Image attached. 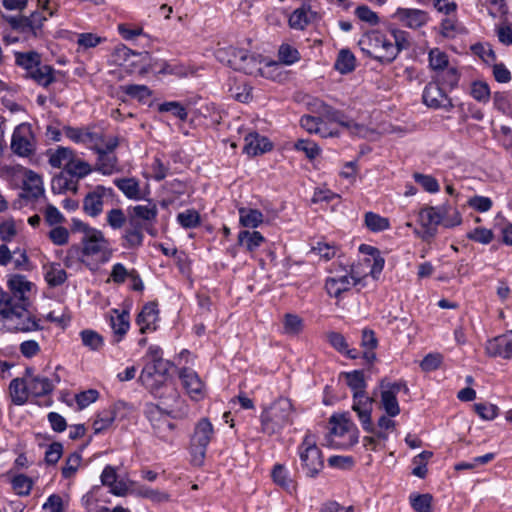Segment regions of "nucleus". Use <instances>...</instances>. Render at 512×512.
<instances>
[{"instance_id":"nucleus-39","label":"nucleus","mask_w":512,"mask_h":512,"mask_svg":"<svg viewBox=\"0 0 512 512\" xmlns=\"http://www.w3.org/2000/svg\"><path fill=\"white\" fill-rule=\"evenodd\" d=\"M47 155L53 168H63L65 171L75 154L71 148L59 146L55 150H49Z\"/></svg>"},{"instance_id":"nucleus-29","label":"nucleus","mask_w":512,"mask_h":512,"mask_svg":"<svg viewBox=\"0 0 512 512\" xmlns=\"http://www.w3.org/2000/svg\"><path fill=\"white\" fill-rule=\"evenodd\" d=\"M166 371L164 361H148L145 363L139 380L147 388L153 389L158 386L164 372Z\"/></svg>"},{"instance_id":"nucleus-23","label":"nucleus","mask_w":512,"mask_h":512,"mask_svg":"<svg viewBox=\"0 0 512 512\" xmlns=\"http://www.w3.org/2000/svg\"><path fill=\"white\" fill-rule=\"evenodd\" d=\"M373 398L367 393L353 395L352 409L357 414L362 428L366 432H373V424L371 419L373 409Z\"/></svg>"},{"instance_id":"nucleus-54","label":"nucleus","mask_w":512,"mask_h":512,"mask_svg":"<svg viewBox=\"0 0 512 512\" xmlns=\"http://www.w3.org/2000/svg\"><path fill=\"white\" fill-rule=\"evenodd\" d=\"M65 172L71 176L76 178H84L92 172L91 166L88 162L78 159L73 156L68 167Z\"/></svg>"},{"instance_id":"nucleus-42","label":"nucleus","mask_w":512,"mask_h":512,"mask_svg":"<svg viewBox=\"0 0 512 512\" xmlns=\"http://www.w3.org/2000/svg\"><path fill=\"white\" fill-rule=\"evenodd\" d=\"M22 227L21 220H15L12 217L0 218V239L3 242H11Z\"/></svg>"},{"instance_id":"nucleus-4","label":"nucleus","mask_w":512,"mask_h":512,"mask_svg":"<svg viewBox=\"0 0 512 512\" xmlns=\"http://www.w3.org/2000/svg\"><path fill=\"white\" fill-rule=\"evenodd\" d=\"M358 45L364 54L381 63H390L398 56V48L392 39L378 30L362 35Z\"/></svg>"},{"instance_id":"nucleus-13","label":"nucleus","mask_w":512,"mask_h":512,"mask_svg":"<svg viewBox=\"0 0 512 512\" xmlns=\"http://www.w3.org/2000/svg\"><path fill=\"white\" fill-rule=\"evenodd\" d=\"M439 211L436 206H426L420 209L417 221L421 229L414 228L415 236L423 241H429L437 235L438 226L441 223Z\"/></svg>"},{"instance_id":"nucleus-45","label":"nucleus","mask_w":512,"mask_h":512,"mask_svg":"<svg viewBox=\"0 0 512 512\" xmlns=\"http://www.w3.org/2000/svg\"><path fill=\"white\" fill-rule=\"evenodd\" d=\"M106 41L105 37L99 36L96 33L84 32L77 35V53H86L88 50L97 47Z\"/></svg>"},{"instance_id":"nucleus-37","label":"nucleus","mask_w":512,"mask_h":512,"mask_svg":"<svg viewBox=\"0 0 512 512\" xmlns=\"http://www.w3.org/2000/svg\"><path fill=\"white\" fill-rule=\"evenodd\" d=\"M142 224L134 219H129V227L123 233L124 247L128 249L137 248L142 245L144 240Z\"/></svg>"},{"instance_id":"nucleus-28","label":"nucleus","mask_w":512,"mask_h":512,"mask_svg":"<svg viewBox=\"0 0 512 512\" xmlns=\"http://www.w3.org/2000/svg\"><path fill=\"white\" fill-rule=\"evenodd\" d=\"M109 324L113 332V342H121L130 329L129 312L112 309L109 316Z\"/></svg>"},{"instance_id":"nucleus-52","label":"nucleus","mask_w":512,"mask_h":512,"mask_svg":"<svg viewBox=\"0 0 512 512\" xmlns=\"http://www.w3.org/2000/svg\"><path fill=\"white\" fill-rule=\"evenodd\" d=\"M429 68L437 74L449 67L448 55L439 48H433L428 53Z\"/></svg>"},{"instance_id":"nucleus-10","label":"nucleus","mask_w":512,"mask_h":512,"mask_svg":"<svg viewBox=\"0 0 512 512\" xmlns=\"http://www.w3.org/2000/svg\"><path fill=\"white\" fill-rule=\"evenodd\" d=\"M298 454L306 476L316 477L322 470L324 462L314 435L307 433L304 436L302 443L298 446Z\"/></svg>"},{"instance_id":"nucleus-35","label":"nucleus","mask_w":512,"mask_h":512,"mask_svg":"<svg viewBox=\"0 0 512 512\" xmlns=\"http://www.w3.org/2000/svg\"><path fill=\"white\" fill-rule=\"evenodd\" d=\"M436 208L439 209V214L441 217L440 225L444 228L451 229L456 226L461 225L462 223V215L456 207H453L449 202H444L440 205H436Z\"/></svg>"},{"instance_id":"nucleus-32","label":"nucleus","mask_w":512,"mask_h":512,"mask_svg":"<svg viewBox=\"0 0 512 512\" xmlns=\"http://www.w3.org/2000/svg\"><path fill=\"white\" fill-rule=\"evenodd\" d=\"M157 215V206L154 203L149 202L145 205L134 206L129 219L139 221L142 224V227L151 234L149 227L156 221Z\"/></svg>"},{"instance_id":"nucleus-48","label":"nucleus","mask_w":512,"mask_h":512,"mask_svg":"<svg viewBox=\"0 0 512 512\" xmlns=\"http://www.w3.org/2000/svg\"><path fill=\"white\" fill-rule=\"evenodd\" d=\"M116 418V411L113 407L105 408L99 411L93 422V430L95 434H99L108 429Z\"/></svg>"},{"instance_id":"nucleus-20","label":"nucleus","mask_w":512,"mask_h":512,"mask_svg":"<svg viewBox=\"0 0 512 512\" xmlns=\"http://www.w3.org/2000/svg\"><path fill=\"white\" fill-rule=\"evenodd\" d=\"M114 194L112 188L98 185L83 200V209L91 217H97L103 211L104 201Z\"/></svg>"},{"instance_id":"nucleus-12","label":"nucleus","mask_w":512,"mask_h":512,"mask_svg":"<svg viewBox=\"0 0 512 512\" xmlns=\"http://www.w3.org/2000/svg\"><path fill=\"white\" fill-rule=\"evenodd\" d=\"M380 403L382 409L389 417H396L400 414V406L397 395L403 389L408 391V387L403 381L390 382L381 380L380 384Z\"/></svg>"},{"instance_id":"nucleus-30","label":"nucleus","mask_w":512,"mask_h":512,"mask_svg":"<svg viewBox=\"0 0 512 512\" xmlns=\"http://www.w3.org/2000/svg\"><path fill=\"white\" fill-rule=\"evenodd\" d=\"M396 17L404 27L418 29L427 24L428 14L420 9L398 8Z\"/></svg>"},{"instance_id":"nucleus-61","label":"nucleus","mask_w":512,"mask_h":512,"mask_svg":"<svg viewBox=\"0 0 512 512\" xmlns=\"http://www.w3.org/2000/svg\"><path fill=\"white\" fill-rule=\"evenodd\" d=\"M471 51L487 65L496 62V55L489 43H476L471 46Z\"/></svg>"},{"instance_id":"nucleus-26","label":"nucleus","mask_w":512,"mask_h":512,"mask_svg":"<svg viewBox=\"0 0 512 512\" xmlns=\"http://www.w3.org/2000/svg\"><path fill=\"white\" fill-rule=\"evenodd\" d=\"M149 69L158 75H171L178 78L187 77L193 74V70L190 66L185 65L176 60H155L153 63L150 64Z\"/></svg>"},{"instance_id":"nucleus-9","label":"nucleus","mask_w":512,"mask_h":512,"mask_svg":"<svg viewBox=\"0 0 512 512\" xmlns=\"http://www.w3.org/2000/svg\"><path fill=\"white\" fill-rule=\"evenodd\" d=\"M361 281L360 275L352 267L335 266L325 281V289L330 297L339 298Z\"/></svg>"},{"instance_id":"nucleus-55","label":"nucleus","mask_w":512,"mask_h":512,"mask_svg":"<svg viewBox=\"0 0 512 512\" xmlns=\"http://www.w3.org/2000/svg\"><path fill=\"white\" fill-rule=\"evenodd\" d=\"M300 125L303 129H305L309 133L320 134L322 137H326L327 135H332L331 133L327 134L324 128V122L320 117H315L311 115H303L300 119Z\"/></svg>"},{"instance_id":"nucleus-5","label":"nucleus","mask_w":512,"mask_h":512,"mask_svg":"<svg viewBox=\"0 0 512 512\" xmlns=\"http://www.w3.org/2000/svg\"><path fill=\"white\" fill-rule=\"evenodd\" d=\"M216 56L221 62H226L234 70L242 71L248 75L269 77L268 73L262 68L260 56L251 54L244 49L234 47L219 49Z\"/></svg>"},{"instance_id":"nucleus-18","label":"nucleus","mask_w":512,"mask_h":512,"mask_svg":"<svg viewBox=\"0 0 512 512\" xmlns=\"http://www.w3.org/2000/svg\"><path fill=\"white\" fill-rule=\"evenodd\" d=\"M19 173L22 178L23 198L34 200L44 195L43 179L38 173L25 167H20Z\"/></svg>"},{"instance_id":"nucleus-21","label":"nucleus","mask_w":512,"mask_h":512,"mask_svg":"<svg viewBox=\"0 0 512 512\" xmlns=\"http://www.w3.org/2000/svg\"><path fill=\"white\" fill-rule=\"evenodd\" d=\"M34 284L21 274H11L7 278V288L9 297L13 303H30L29 293Z\"/></svg>"},{"instance_id":"nucleus-17","label":"nucleus","mask_w":512,"mask_h":512,"mask_svg":"<svg viewBox=\"0 0 512 512\" xmlns=\"http://www.w3.org/2000/svg\"><path fill=\"white\" fill-rule=\"evenodd\" d=\"M118 146V139L116 137H109L105 145L97 151L98 154L95 170L103 175H111L118 171L117 157L112 154V151Z\"/></svg>"},{"instance_id":"nucleus-51","label":"nucleus","mask_w":512,"mask_h":512,"mask_svg":"<svg viewBox=\"0 0 512 512\" xmlns=\"http://www.w3.org/2000/svg\"><path fill=\"white\" fill-rule=\"evenodd\" d=\"M327 337L331 346L334 347L338 352L346 355L351 359H356L358 357V351L356 349L349 348V345L342 334L338 332H330Z\"/></svg>"},{"instance_id":"nucleus-22","label":"nucleus","mask_w":512,"mask_h":512,"mask_svg":"<svg viewBox=\"0 0 512 512\" xmlns=\"http://www.w3.org/2000/svg\"><path fill=\"white\" fill-rule=\"evenodd\" d=\"M47 19V15L43 12L35 11L29 17H11L9 23L14 30L36 37Z\"/></svg>"},{"instance_id":"nucleus-43","label":"nucleus","mask_w":512,"mask_h":512,"mask_svg":"<svg viewBox=\"0 0 512 512\" xmlns=\"http://www.w3.org/2000/svg\"><path fill=\"white\" fill-rule=\"evenodd\" d=\"M364 226L373 233H380L389 230L390 220L378 213L368 211L364 214Z\"/></svg>"},{"instance_id":"nucleus-62","label":"nucleus","mask_w":512,"mask_h":512,"mask_svg":"<svg viewBox=\"0 0 512 512\" xmlns=\"http://www.w3.org/2000/svg\"><path fill=\"white\" fill-rule=\"evenodd\" d=\"M495 109L501 113L512 117V95L505 92H497L493 97Z\"/></svg>"},{"instance_id":"nucleus-11","label":"nucleus","mask_w":512,"mask_h":512,"mask_svg":"<svg viewBox=\"0 0 512 512\" xmlns=\"http://www.w3.org/2000/svg\"><path fill=\"white\" fill-rule=\"evenodd\" d=\"M311 112L317 113L329 121L338 123L343 128L347 129L352 135L364 136L367 128L363 124L356 123L354 120L348 119L340 111L335 110L330 105L324 103L320 99H312L308 102Z\"/></svg>"},{"instance_id":"nucleus-1","label":"nucleus","mask_w":512,"mask_h":512,"mask_svg":"<svg viewBox=\"0 0 512 512\" xmlns=\"http://www.w3.org/2000/svg\"><path fill=\"white\" fill-rule=\"evenodd\" d=\"M0 287V319L8 332L31 333L42 330V321L30 309V303H13Z\"/></svg>"},{"instance_id":"nucleus-57","label":"nucleus","mask_w":512,"mask_h":512,"mask_svg":"<svg viewBox=\"0 0 512 512\" xmlns=\"http://www.w3.org/2000/svg\"><path fill=\"white\" fill-rule=\"evenodd\" d=\"M303 320L296 314L287 313L283 319V333L291 336L298 335L303 330Z\"/></svg>"},{"instance_id":"nucleus-19","label":"nucleus","mask_w":512,"mask_h":512,"mask_svg":"<svg viewBox=\"0 0 512 512\" xmlns=\"http://www.w3.org/2000/svg\"><path fill=\"white\" fill-rule=\"evenodd\" d=\"M422 99L423 103L429 108H442L446 111H450L454 107L452 100L436 82H429L424 87Z\"/></svg>"},{"instance_id":"nucleus-8","label":"nucleus","mask_w":512,"mask_h":512,"mask_svg":"<svg viewBox=\"0 0 512 512\" xmlns=\"http://www.w3.org/2000/svg\"><path fill=\"white\" fill-rule=\"evenodd\" d=\"M214 438V426L211 421L203 417L199 419L190 438L191 462L194 465L201 466L204 462L207 448Z\"/></svg>"},{"instance_id":"nucleus-64","label":"nucleus","mask_w":512,"mask_h":512,"mask_svg":"<svg viewBox=\"0 0 512 512\" xmlns=\"http://www.w3.org/2000/svg\"><path fill=\"white\" fill-rule=\"evenodd\" d=\"M103 489L101 486H94L85 495H83L81 502L87 512H97V502L102 495Z\"/></svg>"},{"instance_id":"nucleus-3","label":"nucleus","mask_w":512,"mask_h":512,"mask_svg":"<svg viewBox=\"0 0 512 512\" xmlns=\"http://www.w3.org/2000/svg\"><path fill=\"white\" fill-rule=\"evenodd\" d=\"M188 411V406L185 404L169 412H165L159 406L151 404L146 407L145 414L151 424L155 437L162 442L172 445L176 438V426L169 421L168 417L182 419L187 417Z\"/></svg>"},{"instance_id":"nucleus-56","label":"nucleus","mask_w":512,"mask_h":512,"mask_svg":"<svg viewBox=\"0 0 512 512\" xmlns=\"http://www.w3.org/2000/svg\"><path fill=\"white\" fill-rule=\"evenodd\" d=\"M106 141L107 139L102 133L95 132L91 128L87 127L81 144L86 146L88 149L97 152L105 145Z\"/></svg>"},{"instance_id":"nucleus-49","label":"nucleus","mask_w":512,"mask_h":512,"mask_svg":"<svg viewBox=\"0 0 512 512\" xmlns=\"http://www.w3.org/2000/svg\"><path fill=\"white\" fill-rule=\"evenodd\" d=\"M51 190L55 194H63L67 191L75 192L77 190V182L68 177L63 171L59 175L53 177L51 181Z\"/></svg>"},{"instance_id":"nucleus-31","label":"nucleus","mask_w":512,"mask_h":512,"mask_svg":"<svg viewBox=\"0 0 512 512\" xmlns=\"http://www.w3.org/2000/svg\"><path fill=\"white\" fill-rule=\"evenodd\" d=\"M245 145L243 152L248 156L255 157L269 152L273 148L272 142L257 132H251L244 138Z\"/></svg>"},{"instance_id":"nucleus-14","label":"nucleus","mask_w":512,"mask_h":512,"mask_svg":"<svg viewBox=\"0 0 512 512\" xmlns=\"http://www.w3.org/2000/svg\"><path fill=\"white\" fill-rule=\"evenodd\" d=\"M83 238L81 240L82 253L86 256L104 254L109 248V242L102 231L82 224Z\"/></svg>"},{"instance_id":"nucleus-50","label":"nucleus","mask_w":512,"mask_h":512,"mask_svg":"<svg viewBox=\"0 0 512 512\" xmlns=\"http://www.w3.org/2000/svg\"><path fill=\"white\" fill-rule=\"evenodd\" d=\"M348 387L355 394L366 393L367 383L362 370H353L344 373Z\"/></svg>"},{"instance_id":"nucleus-34","label":"nucleus","mask_w":512,"mask_h":512,"mask_svg":"<svg viewBox=\"0 0 512 512\" xmlns=\"http://www.w3.org/2000/svg\"><path fill=\"white\" fill-rule=\"evenodd\" d=\"M116 187L130 200H141L146 193L141 189L140 182L133 177L114 180Z\"/></svg>"},{"instance_id":"nucleus-15","label":"nucleus","mask_w":512,"mask_h":512,"mask_svg":"<svg viewBox=\"0 0 512 512\" xmlns=\"http://www.w3.org/2000/svg\"><path fill=\"white\" fill-rule=\"evenodd\" d=\"M26 379L31 397H42L51 394L61 381L56 372H53L51 376L35 375L31 369H26Z\"/></svg>"},{"instance_id":"nucleus-46","label":"nucleus","mask_w":512,"mask_h":512,"mask_svg":"<svg viewBox=\"0 0 512 512\" xmlns=\"http://www.w3.org/2000/svg\"><path fill=\"white\" fill-rule=\"evenodd\" d=\"M435 29L445 39H454L463 31L462 26L455 17L443 18Z\"/></svg>"},{"instance_id":"nucleus-24","label":"nucleus","mask_w":512,"mask_h":512,"mask_svg":"<svg viewBox=\"0 0 512 512\" xmlns=\"http://www.w3.org/2000/svg\"><path fill=\"white\" fill-rule=\"evenodd\" d=\"M182 386L189 397L194 401H200L205 397V387L198 374L190 368H182L179 371Z\"/></svg>"},{"instance_id":"nucleus-6","label":"nucleus","mask_w":512,"mask_h":512,"mask_svg":"<svg viewBox=\"0 0 512 512\" xmlns=\"http://www.w3.org/2000/svg\"><path fill=\"white\" fill-rule=\"evenodd\" d=\"M327 445L334 449L346 450L358 443L359 430L344 414H334L329 420Z\"/></svg>"},{"instance_id":"nucleus-27","label":"nucleus","mask_w":512,"mask_h":512,"mask_svg":"<svg viewBox=\"0 0 512 512\" xmlns=\"http://www.w3.org/2000/svg\"><path fill=\"white\" fill-rule=\"evenodd\" d=\"M159 309L156 303L145 304L136 318V324L142 334L154 332L158 328Z\"/></svg>"},{"instance_id":"nucleus-58","label":"nucleus","mask_w":512,"mask_h":512,"mask_svg":"<svg viewBox=\"0 0 512 512\" xmlns=\"http://www.w3.org/2000/svg\"><path fill=\"white\" fill-rule=\"evenodd\" d=\"M493 139L505 150L512 149V129L507 125H501L499 128H492Z\"/></svg>"},{"instance_id":"nucleus-47","label":"nucleus","mask_w":512,"mask_h":512,"mask_svg":"<svg viewBox=\"0 0 512 512\" xmlns=\"http://www.w3.org/2000/svg\"><path fill=\"white\" fill-rule=\"evenodd\" d=\"M435 80L439 86L453 90L459 84L460 73L456 67L449 66L435 74Z\"/></svg>"},{"instance_id":"nucleus-25","label":"nucleus","mask_w":512,"mask_h":512,"mask_svg":"<svg viewBox=\"0 0 512 512\" xmlns=\"http://www.w3.org/2000/svg\"><path fill=\"white\" fill-rule=\"evenodd\" d=\"M485 351L490 357L512 359V330L489 339L485 344Z\"/></svg>"},{"instance_id":"nucleus-16","label":"nucleus","mask_w":512,"mask_h":512,"mask_svg":"<svg viewBox=\"0 0 512 512\" xmlns=\"http://www.w3.org/2000/svg\"><path fill=\"white\" fill-rule=\"evenodd\" d=\"M12 151L22 157L30 156L35 151V139L31 127L27 124L18 125L11 139Z\"/></svg>"},{"instance_id":"nucleus-53","label":"nucleus","mask_w":512,"mask_h":512,"mask_svg":"<svg viewBox=\"0 0 512 512\" xmlns=\"http://www.w3.org/2000/svg\"><path fill=\"white\" fill-rule=\"evenodd\" d=\"M177 223L184 229H194L201 224V217L195 209H186L178 213Z\"/></svg>"},{"instance_id":"nucleus-38","label":"nucleus","mask_w":512,"mask_h":512,"mask_svg":"<svg viewBox=\"0 0 512 512\" xmlns=\"http://www.w3.org/2000/svg\"><path fill=\"white\" fill-rule=\"evenodd\" d=\"M238 243L249 253L256 252L265 242L264 236L258 231L242 230L238 233Z\"/></svg>"},{"instance_id":"nucleus-2","label":"nucleus","mask_w":512,"mask_h":512,"mask_svg":"<svg viewBox=\"0 0 512 512\" xmlns=\"http://www.w3.org/2000/svg\"><path fill=\"white\" fill-rule=\"evenodd\" d=\"M295 417V408L290 399L279 397L260 414L261 431L272 436L280 434L284 428L292 425Z\"/></svg>"},{"instance_id":"nucleus-36","label":"nucleus","mask_w":512,"mask_h":512,"mask_svg":"<svg viewBox=\"0 0 512 512\" xmlns=\"http://www.w3.org/2000/svg\"><path fill=\"white\" fill-rule=\"evenodd\" d=\"M9 392L15 405L22 406L26 404L29 397H31L26 377L13 379L9 384Z\"/></svg>"},{"instance_id":"nucleus-44","label":"nucleus","mask_w":512,"mask_h":512,"mask_svg":"<svg viewBox=\"0 0 512 512\" xmlns=\"http://www.w3.org/2000/svg\"><path fill=\"white\" fill-rule=\"evenodd\" d=\"M239 223L243 227L255 229L259 227L264 221V215L258 209L240 208Z\"/></svg>"},{"instance_id":"nucleus-60","label":"nucleus","mask_w":512,"mask_h":512,"mask_svg":"<svg viewBox=\"0 0 512 512\" xmlns=\"http://www.w3.org/2000/svg\"><path fill=\"white\" fill-rule=\"evenodd\" d=\"M278 59L282 64L292 65L300 60V53L292 45L283 43L278 49Z\"/></svg>"},{"instance_id":"nucleus-7","label":"nucleus","mask_w":512,"mask_h":512,"mask_svg":"<svg viewBox=\"0 0 512 512\" xmlns=\"http://www.w3.org/2000/svg\"><path fill=\"white\" fill-rule=\"evenodd\" d=\"M15 63L26 72V77L47 87L55 81L54 69L42 64L41 55L35 51L16 52Z\"/></svg>"},{"instance_id":"nucleus-41","label":"nucleus","mask_w":512,"mask_h":512,"mask_svg":"<svg viewBox=\"0 0 512 512\" xmlns=\"http://www.w3.org/2000/svg\"><path fill=\"white\" fill-rule=\"evenodd\" d=\"M272 479L275 484L289 493L296 491V485L290 476L289 470L282 464H276L272 470Z\"/></svg>"},{"instance_id":"nucleus-63","label":"nucleus","mask_w":512,"mask_h":512,"mask_svg":"<svg viewBox=\"0 0 512 512\" xmlns=\"http://www.w3.org/2000/svg\"><path fill=\"white\" fill-rule=\"evenodd\" d=\"M410 505L416 512H431L432 496L430 494H411Z\"/></svg>"},{"instance_id":"nucleus-59","label":"nucleus","mask_w":512,"mask_h":512,"mask_svg":"<svg viewBox=\"0 0 512 512\" xmlns=\"http://www.w3.org/2000/svg\"><path fill=\"white\" fill-rule=\"evenodd\" d=\"M413 179L424 191L430 194H436L440 191V185L437 179L432 175L416 172L413 174Z\"/></svg>"},{"instance_id":"nucleus-40","label":"nucleus","mask_w":512,"mask_h":512,"mask_svg":"<svg viewBox=\"0 0 512 512\" xmlns=\"http://www.w3.org/2000/svg\"><path fill=\"white\" fill-rule=\"evenodd\" d=\"M313 11L308 6L295 9L288 20L289 26L295 30H303L313 19Z\"/></svg>"},{"instance_id":"nucleus-33","label":"nucleus","mask_w":512,"mask_h":512,"mask_svg":"<svg viewBox=\"0 0 512 512\" xmlns=\"http://www.w3.org/2000/svg\"><path fill=\"white\" fill-rule=\"evenodd\" d=\"M43 275L49 287H58L67 280V272L59 262H48L43 265Z\"/></svg>"}]
</instances>
